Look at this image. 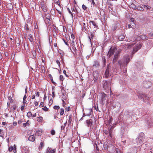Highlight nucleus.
Wrapping results in <instances>:
<instances>
[{
  "mask_svg": "<svg viewBox=\"0 0 153 153\" xmlns=\"http://www.w3.org/2000/svg\"><path fill=\"white\" fill-rule=\"evenodd\" d=\"M130 61V58L129 56L128 55H126L125 56V59L122 62L121 60L118 61V63L119 66H120V69H123V68H124L123 71H126V68H125L127 66V65Z\"/></svg>",
  "mask_w": 153,
  "mask_h": 153,
  "instance_id": "1",
  "label": "nucleus"
},
{
  "mask_svg": "<svg viewBox=\"0 0 153 153\" xmlns=\"http://www.w3.org/2000/svg\"><path fill=\"white\" fill-rule=\"evenodd\" d=\"M144 134L141 132L139 134L138 137L136 139V142L137 145H140L143 143L144 140Z\"/></svg>",
  "mask_w": 153,
  "mask_h": 153,
  "instance_id": "2",
  "label": "nucleus"
},
{
  "mask_svg": "<svg viewBox=\"0 0 153 153\" xmlns=\"http://www.w3.org/2000/svg\"><path fill=\"white\" fill-rule=\"evenodd\" d=\"M138 96L140 99L143 101H146L149 99V97L143 93H139Z\"/></svg>",
  "mask_w": 153,
  "mask_h": 153,
  "instance_id": "3",
  "label": "nucleus"
},
{
  "mask_svg": "<svg viewBox=\"0 0 153 153\" xmlns=\"http://www.w3.org/2000/svg\"><path fill=\"white\" fill-rule=\"evenodd\" d=\"M112 126L110 128H108V130H103L104 133L106 135H108L109 134V136H108L109 139H111L112 138Z\"/></svg>",
  "mask_w": 153,
  "mask_h": 153,
  "instance_id": "4",
  "label": "nucleus"
},
{
  "mask_svg": "<svg viewBox=\"0 0 153 153\" xmlns=\"http://www.w3.org/2000/svg\"><path fill=\"white\" fill-rule=\"evenodd\" d=\"M110 82L108 81H104L103 82V87L105 90L111 89Z\"/></svg>",
  "mask_w": 153,
  "mask_h": 153,
  "instance_id": "5",
  "label": "nucleus"
},
{
  "mask_svg": "<svg viewBox=\"0 0 153 153\" xmlns=\"http://www.w3.org/2000/svg\"><path fill=\"white\" fill-rule=\"evenodd\" d=\"M111 70V67L110 65V64L109 63L107 66V68L105 73V77L107 78L111 75L110 72Z\"/></svg>",
  "mask_w": 153,
  "mask_h": 153,
  "instance_id": "6",
  "label": "nucleus"
},
{
  "mask_svg": "<svg viewBox=\"0 0 153 153\" xmlns=\"http://www.w3.org/2000/svg\"><path fill=\"white\" fill-rule=\"evenodd\" d=\"M112 106L113 109L116 108L117 109H119L121 106V105L119 102H113L112 103Z\"/></svg>",
  "mask_w": 153,
  "mask_h": 153,
  "instance_id": "7",
  "label": "nucleus"
},
{
  "mask_svg": "<svg viewBox=\"0 0 153 153\" xmlns=\"http://www.w3.org/2000/svg\"><path fill=\"white\" fill-rule=\"evenodd\" d=\"M147 124L149 126H153V120L149 117H148L146 120Z\"/></svg>",
  "mask_w": 153,
  "mask_h": 153,
  "instance_id": "8",
  "label": "nucleus"
},
{
  "mask_svg": "<svg viewBox=\"0 0 153 153\" xmlns=\"http://www.w3.org/2000/svg\"><path fill=\"white\" fill-rule=\"evenodd\" d=\"M116 48H111L108 51V54H109V56L110 57L113 55L115 51L116 50Z\"/></svg>",
  "mask_w": 153,
  "mask_h": 153,
  "instance_id": "9",
  "label": "nucleus"
},
{
  "mask_svg": "<svg viewBox=\"0 0 153 153\" xmlns=\"http://www.w3.org/2000/svg\"><path fill=\"white\" fill-rule=\"evenodd\" d=\"M56 151V150L55 149H52L51 148L48 147L47 148L46 150V152H49V153H55Z\"/></svg>",
  "mask_w": 153,
  "mask_h": 153,
  "instance_id": "10",
  "label": "nucleus"
},
{
  "mask_svg": "<svg viewBox=\"0 0 153 153\" xmlns=\"http://www.w3.org/2000/svg\"><path fill=\"white\" fill-rule=\"evenodd\" d=\"M120 53V51H118L117 52L116 54L114 55V58L113 59V61L114 62H115L117 61L118 58V55Z\"/></svg>",
  "mask_w": 153,
  "mask_h": 153,
  "instance_id": "11",
  "label": "nucleus"
},
{
  "mask_svg": "<svg viewBox=\"0 0 153 153\" xmlns=\"http://www.w3.org/2000/svg\"><path fill=\"white\" fill-rule=\"evenodd\" d=\"M130 117V115L129 112L128 111H125L124 113V115L123 116L126 119H128Z\"/></svg>",
  "mask_w": 153,
  "mask_h": 153,
  "instance_id": "12",
  "label": "nucleus"
},
{
  "mask_svg": "<svg viewBox=\"0 0 153 153\" xmlns=\"http://www.w3.org/2000/svg\"><path fill=\"white\" fill-rule=\"evenodd\" d=\"M100 64L99 62L97 61H95L93 64V67L95 68H97L99 67Z\"/></svg>",
  "mask_w": 153,
  "mask_h": 153,
  "instance_id": "13",
  "label": "nucleus"
},
{
  "mask_svg": "<svg viewBox=\"0 0 153 153\" xmlns=\"http://www.w3.org/2000/svg\"><path fill=\"white\" fill-rule=\"evenodd\" d=\"M40 6L41 8L42 9V10L44 12H45L47 11V9L45 5H44L43 4H41Z\"/></svg>",
  "mask_w": 153,
  "mask_h": 153,
  "instance_id": "14",
  "label": "nucleus"
},
{
  "mask_svg": "<svg viewBox=\"0 0 153 153\" xmlns=\"http://www.w3.org/2000/svg\"><path fill=\"white\" fill-rule=\"evenodd\" d=\"M86 123L88 127H91V125L92 124L93 121L92 119L86 120Z\"/></svg>",
  "mask_w": 153,
  "mask_h": 153,
  "instance_id": "15",
  "label": "nucleus"
},
{
  "mask_svg": "<svg viewBox=\"0 0 153 153\" xmlns=\"http://www.w3.org/2000/svg\"><path fill=\"white\" fill-rule=\"evenodd\" d=\"M22 150L23 153H29V150L27 147H24Z\"/></svg>",
  "mask_w": 153,
  "mask_h": 153,
  "instance_id": "16",
  "label": "nucleus"
},
{
  "mask_svg": "<svg viewBox=\"0 0 153 153\" xmlns=\"http://www.w3.org/2000/svg\"><path fill=\"white\" fill-rule=\"evenodd\" d=\"M91 35L90 36H88V37L89 38V39L90 42V43H91V39H94V34H93L91 32Z\"/></svg>",
  "mask_w": 153,
  "mask_h": 153,
  "instance_id": "17",
  "label": "nucleus"
},
{
  "mask_svg": "<svg viewBox=\"0 0 153 153\" xmlns=\"http://www.w3.org/2000/svg\"><path fill=\"white\" fill-rule=\"evenodd\" d=\"M35 137L33 135H31L28 137V140L33 142L35 140Z\"/></svg>",
  "mask_w": 153,
  "mask_h": 153,
  "instance_id": "18",
  "label": "nucleus"
},
{
  "mask_svg": "<svg viewBox=\"0 0 153 153\" xmlns=\"http://www.w3.org/2000/svg\"><path fill=\"white\" fill-rule=\"evenodd\" d=\"M27 37L30 42H33V38L32 35L31 34H28Z\"/></svg>",
  "mask_w": 153,
  "mask_h": 153,
  "instance_id": "19",
  "label": "nucleus"
},
{
  "mask_svg": "<svg viewBox=\"0 0 153 153\" xmlns=\"http://www.w3.org/2000/svg\"><path fill=\"white\" fill-rule=\"evenodd\" d=\"M106 97L107 95L105 93H102L101 99L102 101L105 100H106Z\"/></svg>",
  "mask_w": 153,
  "mask_h": 153,
  "instance_id": "20",
  "label": "nucleus"
},
{
  "mask_svg": "<svg viewBox=\"0 0 153 153\" xmlns=\"http://www.w3.org/2000/svg\"><path fill=\"white\" fill-rule=\"evenodd\" d=\"M11 108H12L11 110L9 111V112H11V111H12L13 112L17 108L16 105V104H14L11 106Z\"/></svg>",
  "mask_w": 153,
  "mask_h": 153,
  "instance_id": "21",
  "label": "nucleus"
},
{
  "mask_svg": "<svg viewBox=\"0 0 153 153\" xmlns=\"http://www.w3.org/2000/svg\"><path fill=\"white\" fill-rule=\"evenodd\" d=\"M144 10L143 7H142L141 5H139L137 6L136 10H138L142 11Z\"/></svg>",
  "mask_w": 153,
  "mask_h": 153,
  "instance_id": "22",
  "label": "nucleus"
},
{
  "mask_svg": "<svg viewBox=\"0 0 153 153\" xmlns=\"http://www.w3.org/2000/svg\"><path fill=\"white\" fill-rule=\"evenodd\" d=\"M140 38L143 40L145 39H149L146 36L144 35H142L140 36Z\"/></svg>",
  "mask_w": 153,
  "mask_h": 153,
  "instance_id": "23",
  "label": "nucleus"
},
{
  "mask_svg": "<svg viewBox=\"0 0 153 153\" xmlns=\"http://www.w3.org/2000/svg\"><path fill=\"white\" fill-rule=\"evenodd\" d=\"M149 82H145L143 83V86L144 87H145L146 88H149L150 87V86L149 85H147V84H149Z\"/></svg>",
  "mask_w": 153,
  "mask_h": 153,
  "instance_id": "24",
  "label": "nucleus"
},
{
  "mask_svg": "<svg viewBox=\"0 0 153 153\" xmlns=\"http://www.w3.org/2000/svg\"><path fill=\"white\" fill-rule=\"evenodd\" d=\"M42 130L41 129H39L36 131V134L38 136H41L42 134Z\"/></svg>",
  "mask_w": 153,
  "mask_h": 153,
  "instance_id": "25",
  "label": "nucleus"
},
{
  "mask_svg": "<svg viewBox=\"0 0 153 153\" xmlns=\"http://www.w3.org/2000/svg\"><path fill=\"white\" fill-rule=\"evenodd\" d=\"M125 38V37L124 35H121L119 37L118 39L119 41H122Z\"/></svg>",
  "mask_w": 153,
  "mask_h": 153,
  "instance_id": "26",
  "label": "nucleus"
},
{
  "mask_svg": "<svg viewBox=\"0 0 153 153\" xmlns=\"http://www.w3.org/2000/svg\"><path fill=\"white\" fill-rule=\"evenodd\" d=\"M45 17L46 19L50 20V19L51 15L49 14H45Z\"/></svg>",
  "mask_w": 153,
  "mask_h": 153,
  "instance_id": "27",
  "label": "nucleus"
},
{
  "mask_svg": "<svg viewBox=\"0 0 153 153\" xmlns=\"http://www.w3.org/2000/svg\"><path fill=\"white\" fill-rule=\"evenodd\" d=\"M137 6H136L135 5H134V4H131L130 5V7L132 8V9H134L135 10H136V7H137Z\"/></svg>",
  "mask_w": 153,
  "mask_h": 153,
  "instance_id": "28",
  "label": "nucleus"
},
{
  "mask_svg": "<svg viewBox=\"0 0 153 153\" xmlns=\"http://www.w3.org/2000/svg\"><path fill=\"white\" fill-rule=\"evenodd\" d=\"M139 49L137 48V47H135L134 48L133 51L132 52V54H134L135 52H136Z\"/></svg>",
  "mask_w": 153,
  "mask_h": 153,
  "instance_id": "29",
  "label": "nucleus"
},
{
  "mask_svg": "<svg viewBox=\"0 0 153 153\" xmlns=\"http://www.w3.org/2000/svg\"><path fill=\"white\" fill-rule=\"evenodd\" d=\"M89 23H92L93 25L94 26V27H97L96 23L94 21H90Z\"/></svg>",
  "mask_w": 153,
  "mask_h": 153,
  "instance_id": "30",
  "label": "nucleus"
},
{
  "mask_svg": "<svg viewBox=\"0 0 153 153\" xmlns=\"http://www.w3.org/2000/svg\"><path fill=\"white\" fill-rule=\"evenodd\" d=\"M102 60L103 62V64L104 67H105V63L106 62V60L105 59V57L104 56V57H102Z\"/></svg>",
  "mask_w": 153,
  "mask_h": 153,
  "instance_id": "31",
  "label": "nucleus"
},
{
  "mask_svg": "<svg viewBox=\"0 0 153 153\" xmlns=\"http://www.w3.org/2000/svg\"><path fill=\"white\" fill-rule=\"evenodd\" d=\"M37 120L39 122H41L43 120V118L42 117H39L37 118Z\"/></svg>",
  "mask_w": 153,
  "mask_h": 153,
  "instance_id": "32",
  "label": "nucleus"
},
{
  "mask_svg": "<svg viewBox=\"0 0 153 153\" xmlns=\"http://www.w3.org/2000/svg\"><path fill=\"white\" fill-rule=\"evenodd\" d=\"M67 9L68 10V11L69 13L71 14V17L72 18V19H73V17H74V16H73V13L70 11L69 8L68 7L67 8Z\"/></svg>",
  "mask_w": 153,
  "mask_h": 153,
  "instance_id": "33",
  "label": "nucleus"
},
{
  "mask_svg": "<svg viewBox=\"0 0 153 153\" xmlns=\"http://www.w3.org/2000/svg\"><path fill=\"white\" fill-rule=\"evenodd\" d=\"M143 8L146 9H150L151 7L149 6H147L145 5H143Z\"/></svg>",
  "mask_w": 153,
  "mask_h": 153,
  "instance_id": "34",
  "label": "nucleus"
},
{
  "mask_svg": "<svg viewBox=\"0 0 153 153\" xmlns=\"http://www.w3.org/2000/svg\"><path fill=\"white\" fill-rule=\"evenodd\" d=\"M32 115V114L30 111L28 112L27 115V116L29 117H31Z\"/></svg>",
  "mask_w": 153,
  "mask_h": 153,
  "instance_id": "35",
  "label": "nucleus"
},
{
  "mask_svg": "<svg viewBox=\"0 0 153 153\" xmlns=\"http://www.w3.org/2000/svg\"><path fill=\"white\" fill-rule=\"evenodd\" d=\"M64 113V110L63 108H61L60 109V114L61 115H62Z\"/></svg>",
  "mask_w": 153,
  "mask_h": 153,
  "instance_id": "36",
  "label": "nucleus"
},
{
  "mask_svg": "<svg viewBox=\"0 0 153 153\" xmlns=\"http://www.w3.org/2000/svg\"><path fill=\"white\" fill-rule=\"evenodd\" d=\"M72 121L71 119V116L70 115L69 117V120L68 121V123H69V125L70 124Z\"/></svg>",
  "mask_w": 153,
  "mask_h": 153,
  "instance_id": "37",
  "label": "nucleus"
},
{
  "mask_svg": "<svg viewBox=\"0 0 153 153\" xmlns=\"http://www.w3.org/2000/svg\"><path fill=\"white\" fill-rule=\"evenodd\" d=\"M116 153H121L120 151L117 148H116L115 150Z\"/></svg>",
  "mask_w": 153,
  "mask_h": 153,
  "instance_id": "38",
  "label": "nucleus"
},
{
  "mask_svg": "<svg viewBox=\"0 0 153 153\" xmlns=\"http://www.w3.org/2000/svg\"><path fill=\"white\" fill-rule=\"evenodd\" d=\"M53 108L55 109L58 110L59 109L60 107L59 106L55 105L53 107Z\"/></svg>",
  "mask_w": 153,
  "mask_h": 153,
  "instance_id": "39",
  "label": "nucleus"
},
{
  "mask_svg": "<svg viewBox=\"0 0 153 153\" xmlns=\"http://www.w3.org/2000/svg\"><path fill=\"white\" fill-rule=\"evenodd\" d=\"M42 110L45 111H47L48 110V108L46 106H45L44 107L42 108Z\"/></svg>",
  "mask_w": 153,
  "mask_h": 153,
  "instance_id": "40",
  "label": "nucleus"
},
{
  "mask_svg": "<svg viewBox=\"0 0 153 153\" xmlns=\"http://www.w3.org/2000/svg\"><path fill=\"white\" fill-rule=\"evenodd\" d=\"M29 121L28 120L27 122L26 123H24L23 124V126L24 127H25V126H27V125H29V124L28 123V122Z\"/></svg>",
  "mask_w": 153,
  "mask_h": 153,
  "instance_id": "41",
  "label": "nucleus"
},
{
  "mask_svg": "<svg viewBox=\"0 0 153 153\" xmlns=\"http://www.w3.org/2000/svg\"><path fill=\"white\" fill-rule=\"evenodd\" d=\"M25 29L27 30H29V28H28V25L27 24H26L25 25Z\"/></svg>",
  "mask_w": 153,
  "mask_h": 153,
  "instance_id": "42",
  "label": "nucleus"
},
{
  "mask_svg": "<svg viewBox=\"0 0 153 153\" xmlns=\"http://www.w3.org/2000/svg\"><path fill=\"white\" fill-rule=\"evenodd\" d=\"M65 109L66 111H69L71 110V108L69 106V107H66Z\"/></svg>",
  "mask_w": 153,
  "mask_h": 153,
  "instance_id": "43",
  "label": "nucleus"
},
{
  "mask_svg": "<svg viewBox=\"0 0 153 153\" xmlns=\"http://www.w3.org/2000/svg\"><path fill=\"white\" fill-rule=\"evenodd\" d=\"M32 53L33 55V56L34 57H36V52L34 51H32Z\"/></svg>",
  "mask_w": 153,
  "mask_h": 153,
  "instance_id": "44",
  "label": "nucleus"
},
{
  "mask_svg": "<svg viewBox=\"0 0 153 153\" xmlns=\"http://www.w3.org/2000/svg\"><path fill=\"white\" fill-rule=\"evenodd\" d=\"M59 79L61 81H63L64 78L63 76L62 75H60L59 77Z\"/></svg>",
  "mask_w": 153,
  "mask_h": 153,
  "instance_id": "45",
  "label": "nucleus"
},
{
  "mask_svg": "<svg viewBox=\"0 0 153 153\" xmlns=\"http://www.w3.org/2000/svg\"><path fill=\"white\" fill-rule=\"evenodd\" d=\"M55 130H54L53 129H52L51 130V134L52 135H54L55 134Z\"/></svg>",
  "mask_w": 153,
  "mask_h": 153,
  "instance_id": "46",
  "label": "nucleus"
},
{
  "mask_svg": "<svg viewBox=\"0 0 153 153\" xmlns=\"http://www.w3.org/2000/svg\"><path fill=\"white\" fill-rule=\"evenodd\" d=\"M142 46V45L141 44H139L136 47L139 50L141 48Z\"/></svg>",
  "mask_w": 153,
  "mask_h": 153,
  "instance_id": "47",
  "label": "nucleus"
},
{
  "mask_svg": "<svg viewBox=\"0 0 153 153\" xmlns=\"http://www.w3.org/2000/svg\"><path fill=\"white\" fill-rule=\"evenodd\" d=\"M24 120V119H22V120H20L18 121V123L19 124H20L22 123V122H23V120Z\"/></svg>",
  "mask_w": 153,
  "mask_h": 153,
  "instance_id": "48",
  "label": "nucleus"
},
{
  "mask_svg": "<svg viewBox=\"0 0 153 153\" xmlns=\"http://www.w3.org/2000/svg\"><path fill=\"white\" fill-rule=\"evenodd\" d=\"M44 106V102H41L39 105L40 107H43Z\"/></svg>",
  "mask_w": 153,
  "mask_h": 153,
  "instance_id": "49",
  "label": "nucleus"
},
{
  "mask_svg": "<svg viewBox=\"0 0 153 153\" xmlns=\"http://www.w3.org/2000/svg\"><path fill=\"white\" fill-rule=\"evenodd\" d=\"M8 150L10 152H11L13 150V147L12 146H10Z\"/></svg>",
  "mask_w": 153,
  "mask_h": 153,
  "instance_id": "50",
  "label": "nucleus"
},
{
  "mask_svg": "<svg viewBox=\"0 0 153 153\" xmlns=\"http://www.w3.org/2000/svg\"><path fill=\"white\" fill-rule=\"evenodd\" d=\"M91 3L92 4H93L94 6L96 5L94 0H91Z\"/></svg>",
  "mask_w": 153,
  "mask_h": 153,
  "instance_id": "51",
  "label": "nucleus"
},
{
  "mask_svg": "<svg viewBox=\"0 0 153 153\" xmlns=\"http://www.w3.org/2000/svg\"><path fill=\"white\" fill-rule=\"evenodd\" d=\"M13 150L14 153L16 152V148L15 145L14 146V147L13 148Z\"/></svg>",
  "mask_w": 153,
  "mask_h": 153,
  "instance_id": "52",
  "label": "nucleus"
},
{
  "mask_svg": "<svg viewBox=\"0 0 153 153\" xmlns=\"http://www.w3.org/2000/svg\"><path fill=\"white\" fill-rule=\"evenodd\" d=\"M94 108H95L97 111H98V106H97V107L95 105L94 106Z\"/></svg>",
  "mask_w": 153,
  "mask_h": 153,
  "instance_id": "53",
  "label": "nucleus"
},
{
  "mask_svg": "<svg viewBox=\"0 0 153 153\" xmlns=\"http://www.w3.org/2000/svg\"><path fill=\"white\" fill-rule=\"evenodd\" d=\"M82 8L84 10L86 9L87 8V7L84 4L82 5Z\"/></svg>",
  "mask_w": 153,
  "mask_h": 153,
  "instance_id": "54",
  "label": "nucleus"
},
{
  "mask_svg": "<svg viewBox=\"0 0 153 153\" xmlns=\"http://www.w3.org/2000/svg\"><path fill=\"white\" fill-rule=\"evenodd\" d=\"M63 73L65 74V76L67 77H68V75L66 74V71L65 70H64L63 71Z\"/></svg>",
  "mask_w": 153,
  "mask_h": 153,
  "instance_id": "55",
  "label": "nucleus"
},
{
  "mask_svg": "<svg viewBox=\"0 0 153 153\" xmlns=\"http://www.w3.org/2000/svg\"><path fill=\"white\" fill-rule=\"evenodd\" d=\"M83 27H84V30H85V31H87L86 28L85 24V23H83Z\"/></svg>",
  "mask_w": 153,
  "mask_h": 153,
  "instance_id": "56",
  "label": "nucleus"
},
{
  "mask_svg": "<svg viewBox=\"0 0 153 153\" xmlns=\"http://www.w3.org/2000/svg\"><path fill=\"white\" fill-rule=\"evenodd\" d=\"M56 63L59 66H60V63L59 61L58 60H57L56 61Z\"/></svg>",
  "mask_w": 153,
  "mask_h": 153,
  "instance_id": "57",
  "label": "nucleus"
},
{
  "mask_svg": "<svg viewBox=\"0 0 153 153\" xmlns=\"http://www.w3.org/2000/svg\"><path fill=\"white\" fill-rule=\"evenodd\" d=\"M111 122V119H109L108 122L107 123V124L109 125L110 124Z\"/></svg>",
  "mask_w": 153,
  "mask_h": 153,
  "instance_id": "58",
  "label": "nucleus"
},
{
  "mask_svg": "<svg viewBox=\"0 0 153 153\" xmlns=\"http://www.w3.org/2000/svg\"><path fill=\"white\" fill-rule=\"evenodd\" d=\"M40 146L42 148L43 146V143L41 142L40 144Z\"/></svg>",
  "mask_w": 153,
  "mask_h": 153,
  "instance_id": "59",
  "label": "nucleus"
},
{
  "mask_svg": "<svg viewBox=\"0 0 153 153\" xmlns=\"http://www.w3.org/2000/svg\"><path fill=\"white\" fill-rule=\"evenodd\" d=\"M63 40L64 41V42L65 44L69 46V45H68V43L65 41V40H64V39H63Z\"/></svg>",
  "mask_w": 153,
  "mask_h": 153,
  "instance_id": "60",
  "label": "nucleus"
},
{
  "mask_svg": "<svg viewBox=\"0 0 153 153\" xmlns=\"http://www.w3.org/2000/svg\"><path fill=\"white\" fill-rule=\"evenodd\" d=\"M71 37L72 38L73 40L74 39L75 37L74 35L73 34H72L71 35Z\"/></svg>",
  "mask_w": 153,
  "mask_h": 153,
  "instance_id": "61",
  "label": "nucleus"
},
{
  "mask_svg": "<svg viewBox=\"0 0 153 153\" xmlns=\"http://www.w3.org/2000/svg\"><path fill=\"white\" fill-rule=\"evenodd\" d=\"M8 99L10 101H12V97H11V96H9Z\"/></svg>",
  "mask_w": 153,
  "mask_h": 153,
  "instance_id": "62",
  "label": "nucleus"
},
{
  "mask_svg": "<svg viewBox=\"0 0 153 153\" xmlns=\"http://www.w3.org/2000/svg\"><path fill=\"white\" fill-rule=\"evenodd\" d=\"M27 86H26V88H25V94H26L27 93Z\"/></svg>",
  "mask_w": 153,
  "mask_h": 153,
  "instance_id": "63",
  "label": "nucleus"
},
{
  "mask_svg": "<svg viewBox=\"0 0 153 153\" xmlns=\"http://www.w3.org/2000/svg\"><path fill=\"white\" fill-rule=\"evenodd\" d=\"M25 106L24 105H22L21 107V109L22 111H23L24 108Z\"/></svg>",
  "mask_w": 153,
  "mask_h": 153,
  "instance_id": "64",
  "label": "nucleus"
}]
</instances>
